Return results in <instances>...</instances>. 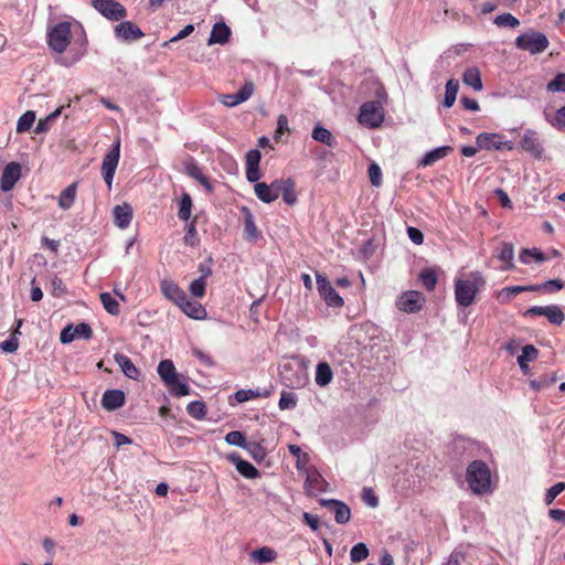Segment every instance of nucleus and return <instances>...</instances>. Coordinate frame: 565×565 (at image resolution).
<instances>
[{"mask_svg":"<svg viewBox=\"0 0 565 565\" xmlns=\"http://www.w3.org/2000/svg\"><path fill=\"white\" fill-rule=\"evenodd\" d=\"M114 358H115V361L117 362V364L120 366L122 373L127 377H129L131 380H137L139 377L140 372L136 367V365L132 363L130 358H128L127 355L121 354V353H116Z\"/></svg>","mask_w":565,"mask_h":565,"instance_id":"obj_25","label":"nucleus"},{"mask_svg":"<svg viewBox=\"0 0 565 565\" xmlns=\"http://www.w3.org/2000/svg\"><path fill=\"white\" fill-rule=\"evenodd\" d=\"M279 374L282 383L290 388H300L308 381L306 370L300 364L285 363Z\"/></svg>","mask_w":565,"mask_h":565,"instance_id":"obj_6","label":"nucleus"},{"mask_svg":"<svg viewBox=\"0 0 565 565\" xmlns=\"http://www.w3.org/2000/svg\"><path fill=\"white\" fill-rule=\"evenodd\" d=\"M297 405V398L294 393L290 392H281L280 398L278 402V406L281 411L284 409H290L296 407Z\"/></svg>","mask_w":565,"mask_h":565,"instance_id":"obj_57","label":"nucleus"},{"mask_svg":"<svg viewBox=\"0 0 565 565\" xmlns=\"http://www.w3.org/2000/svg\"><path fill=\"white\" fill-rule=\"evenodd\" d=\"M184 315L195 320L206 318V309L196 300H190L188 297L178 306Z\"/></svg>","mask_w":565,"mask_h":565,"instance_id":"obj_19","label":"nucleus"},{"mask_svg":"<svg viewBox=\"0 0 565 565\" xmlns=\"http://www.w3.org/2000/svg\"><path fill=\"white\" fill-rule=\"evenodd\" d=\"M120 158V140L117 139L111 149L104 156L102 163V175L110 190L116 169Z\"/></svg>","mask_w":565,"mask_h":565,"instance_id":"obj_8","label":"nucleus"},{"mask_svg":"<svg viewBox=\"0 0 565 565\" xmlns=\"http://www.w3.org/2000/svg\"><path fill=\"white\" fill-rule=\"evenodd\" d=\"M231 462H233L237 471L247 479H256L260 476L259 471L248 461L242 459L238 455L232 454L228 456Z\"/></svg>","mask_w":565,"mask_h":565,"instance_id":"obj_21","label":"nucleus"},{"mask_svg":"<svg viewBox=\"0 0 565 565\" xmlns=\"http://www.w3.org/2000/svg\"><path fill=\"white\" fill-rule=\"evenodd\" d=\"M523 264H529L530 258H534L537 263L545 262L547 257L539 248H523L519 256Z\"/></svg>","mask_w":565,"mask_h":565,"instance_id":"obj_42","label":"nucleus"},{"mask_svg":"<svg viewBox=\"0 0 565 565\" xmlns=\"http://www.w3.org/2000/svg\"><path fill=\"white\" fill-rule=\"evenodd\" d=\"M320 504L334 512V519L338 524H345L350 521L351 511L345 503L338 501V500H333V499H331V500L322 499L320 501Z\"/></svg>","mask_w":565,"mask_h":565,"instance_id":"obj_14","label":"nucleus"},{"mask_svg":"<svg viewBox=\"0 0 565 565\" xmlns=\"http://www.w3.org/2000/svg\"><path fill=\"white\" fill-rule=\"evenodd\" d=\"M260 396H268V394H262L258 390H256V391H254V390H238L234 394V397H235L237 403H244V402H247L249 399H254V398H257V397H260Z\"/></svg>","mask_w":565,"mask_h":565,"instance_id":"obj_56","label":"nucleus"},{"mask_svg":"<svg viewBox=\"0 0 565 565\" xmlns=\"http://www.w3.org/2000/svg\"><path fill=\"white\" fill-rule=\"evenodd\" d=\"M424 296L416 290L404 292L397 300V308L405 312H417L422 309Z\"/></svg>","mask_w":565,"mask_h":565,"instance_id":"obj_10","label":"nucleus"},{"mask_svg":"<svg viewBox=\"0 0 565 565\" xmlns=\"http://www.w3.org/2000/svg\"><path fill=\"white\" fill-rule=\"evenodd\" d=\"M376 100L366 102L361 105L358 120L369 128H377L384 120L383 103L387 98L384 87L381 85L375 92Z\"/></svg>","mask_w":565,"mask_h":565,"instance_id":"obj_1","label":"nucleus"},{"mask_svg":"<svg viewBox=\"0 0 565 565\" xmlns=\"http://www.w3.org/2000/svg\"><path fill=\"white\" fill-rule=\"evenodd\" d=\"M21 178V166L18 162L8 163L1 174L0 189L9 192Z\"/></svg>","mask_w":565,"mask_h":565,"instance_id":"obj_12","label":"nucleus"},{"mask_svg":"<svg viewBox=\"0 0 565 565\" xmlns=\"http://www.w3.org/2000/svg\"><path fill=\"white\" fill-rule=\"evenodd\" d=\"M545 317L551 323L555 326L562 324L565 318L562 309L555 305L546 306Z\"/></svg>","mask_w":565,"mask_h":565,"instance_id":"obj_48","label":"nucleus"},{"mask_svg":"<svg viewBox=\"0 0 565 565\" xmlns=\"http://www.w3.org/2000/svg\"><path fill=\"white\" fill-rule=\"evenodd\" d=\"M281 198L288 205H294L297 202L296 182L291 178L282 179Z\"/></svg>","mask_w":565,"mask_h":565,"instance_id":"obj_33","label":"nucleus"},{"mask_svg":"<svg viewBox=\"0 0 565 565\" xmlns=\"http://www.w3.org/2000/svg\"><path fill=\"white\" fill-rule=\"evenodd\" d=\"M192 211V199L189 193H183L181 195L178 217L182 221H188L191 216Z\"/></svg>","mask_w":565,"mask_h":565,"instance_id":"obj_40","label":"nucleus"},{"mask_svg":"<svg viewBox=\"0 0 565 565\" xmlns=\"http://www.w3.org/2000/svg\"><path fill=\"white\" fill-rule=\"evenodd\" d=\"M367 556L369 548L364 543H358L353 545V547L350 551L351 561L354 563L362 562L363 559L367 558Z\"/></svg>","mask_w":565,"mask_h":565,"instance_id":"obj_53","label":"nucleus"},{"mask_svg":"<svg viewBox=\"0 0 565 565\" xmlns=\"http://www.w3.org/2000/svg\"><path fill=\"white\" fill-rule=\"evenodd\" d=\"M551 124L558 129L565 128V106L556 110L554 118L551 120Z\"/></svg>","mask_w":565,"mask_h":565,"instance_id":"obj_64","label":"nucleus"},{"mask_svg":"<svg viewBox=\"0 0 565 565\" xmlns=\"http://www.w3.org/2000/svg\"><path fill=\"white\" fill-rule=\"evenodd\" d=\"M115 34L124 41H136L143 36V32L139 26L130 21L120 22L115 26Z\"/></svg>","mask_w":565,"mask_h":565,"instance_id":"obj_16","label":"nucleus"},{"mask_svg":"<svg viewBox=\"0 0 565 565\" xmlns=\"http://www.w3.org/2000/svg\"><path fill=\"white\" fill-rule=\"evenodd\" d=\"M77 193V183L73 182L64 189L58 196V206L62 210H68L75 202Z\"/></svg>","mask_w":565,"mask_h":565,"instance_id":"obj_31","label":"nucleus"},{"mask_svg":"<svg viewBox=\"0 0 565 565\" xmlns=\"http://www.w3.org/2000/svg\"><path fill=\"white\" fill-rule=\"evenodd\" d=\"M467 482L476 494H484L491 491V472L482 460H473L467 467Z\"/></svg>","mask_w":565,"mask_h":565,"instance_id":"obj_3","label":"nucleus"},{"mask_svg":"<svg viewBox=\"0 0 565 565\" xmlns=\"http://www.w3.org/2000/svg\"><path fill=\"white\" fill-rule=\"evenodd\" d=\"M75 337L83 339H90L93 337V330L89 324L81 322L74 327Z\"/></svg>","mask_w":565,"mask_h":565,"instance_id":"obj_63","label":"nucleus"},{"mask_svg":"<svg viewBox=\"0 0 565 565\" xmlns=\"http://www.w3.org/2000/svg\"><path fill=\"white\" fill-rule=\"evenodd\" d=\"M158 374L160 375L163 383H167L169 380H172L178 373L175 371L174 364L171 360H163L158 365Z\"/></svg>","mask_w":565,"mask_h":565,"instance_id":"obj_37","label":"nucleus"},{"mask_svg":"<svg viewBox=\"0 0 565 565\" xmlns=\"http://www.w3.org/2000/svg\"><path fill=\"white\" fill-rule=\"evenodd\" d=\"M369 178L370 182L374 186L382 185V171L381 168L376 163H372L369 166Z\"/></svg>","mask_w":565,"mask_h":565,"instance_id":"obj_61","label":"nucleus"},{"mask_svg":"<svg viewBox=\"0 0 565 565\" xmlns=\"http://www.w3.org/2000/svg\"><path fill=\"white\" fill-rule=\"evenodd\" d=\"M494 23L500 28L515 29L520 25V21L511 13H502L494 19Z\"/></svg>","mask_w":565,"mask_h":565,"instance_id":"obj_51","label":"nucleus"},{"mask_svg":"<svg viewBox=\"0 0 565 565\" xmlns=\"http://www.w3.org/2000/svg\"><path fill=\"white\" fill-rule=\"evenodd\" d=\"M256 196L264 203H271L275 201L274 193L271 194L270 186L265 182H258L254 186Z\"/></svg>","mask_w":565,"mask_h":565,"instance_id":"obj_44","label":"nucleus"},{"mask_svg":"<svg viewBox=\"0 0 565 565\" xmlns=\"http://www.w3.org/2000/svg\"><path fill=\"white\" fill-rule=\"evenodd\" d=\"M35 121V113L33 110L25 111L17 122V132H26L31 129Z\"/></svg>","mask_w":565,"mask_h":565,"instance_id":"obj_45","label":"nucleus"},{"mask_svg":"<svg viewBox=\"0 0 565 565\" xmlns=\"http://www.w3.org/2000/svg\"><path fill=\"white\" fill-rule=\"evenodd\" d=\"M164 385L168 387L170 394L173 396H186L190 394V386L182 381V376L177 374L172 380H169Z\"/></svg>","mask_w":565,"mask_h":565,"instance_id":"obj_28","label":"nucleus"},{"mask_svg":"<svg viewBox=\"0 0 565 565\" xmlns=\"http://www.w3.org/2000/svg\"><path fill=\"white\" fill-rule=\"evenodd\" d=\"M63 107H58L53 113H51L49 116H46L43 119H40L35 126L34 132L35 134H44L50 130L51 122L55 120L62 113Z\"/></svg>","mask_w":565,"mask_h":565,"instance_id":"obj_43","label":"nucleus"},{"mask_svg":"<svg viewBox=\"0 0 565 565\" xmlns=\"http://www.w3.org/2000/svg\"><path fill=\"white\" fill-rule=\"evenodd\" d=\"M520 146L524 151L531 153L535 158H541L544 151L537 132L530 129L523 134Z\"/></svg>","mask_w":565,"mask_h":565,"instance_id":"obj_13","label":"nucleus"},{"mask_svg":"<svg viewBox=\"0 0 565 565\" xmlns=\"http://www.w3.org/2000/svg\"><path fill=\"white\" fill-rule=\"evenodd\" d=\"M546 90L550 93H565V73H558L547 83Z\"/></svg>","mask_w":565,"mask_h":565,"instance_id":"obj_52","label":"nucleus"},{"mask_svg":"<svg viewBox=\"0 0 565 565\" xmlns=\"http://www.w3.org/2000/svg\"><path fill=\"white\" fill-rule=\"evenodd\" d=\"M162 295L179 306L188 297L185 291L172 280L164 279L160 282Z\"/></svg>","mask_w":565,"mask_h":565,"instance_id":"obj_15","label":"nucleus"},{"mask_svg":"<svg viewBox=\"0 0 565 565\" xmlns=\"http://www.w3.org/2000/svg\"><path fill=\"white\" fill-rule=\"evenodd\" d=\"M125 393L120 390H107L102 397V406L109 412L120 408L125 404Z\"/></svg>","mask_w":565,"mask_h":565,"instance_id":"obj_18","label":"nucleus"},{"mask_svg":"<svg viewBox=\"0 0 565 565\" xmlns=\"http://www.w3.org/2000/svg\"><path fill=\"white\" fill-rule=\"evenodd\" d=\"M183 241L186 246H191V247H194L199 244L200 239L198 236V232H196L194 222H191L189 224L185 235L183 237Z\"/></svg>","mask_w":565,"mask_h":565,"instance_id":"obj_58","label":"nucleus"},{"mask_svg":"<svg viewBox=\"0 0 565 565\" xmlns=\"http://www.w3.org/2000/svg\"><path fill=\"white\" fill-rule=\"evenodd\" d=\"M556 380H557L556 373L545 374V375L540 376L539 379L530 381V386L534 391H540V390H543L545 387L553 385L556 382Z\"/></svg>","mask_w":565,"mask_h":565,"instance_id":"obj_46","label":"nucleus"},{"mask_svg":"<svg viewBox=\"0 0 565 565\" xmlns=\"http://www.w3.org/2000/svg\"><path fill=\"white\" fill-rule=\"evenodd\" d=\"M317 286L320 297L329 307L341 308L344 305L343 298L335 291L331 282L321 274H316Z\"/></svg>","mask_w":565,"mask_h":565,"instance_id":"obj_9","label":"nucleus"},{"mask_svg":"<svg viewBox=\"0 0 565 565\" xmlns=\"http://www.w3.org/2000/svg\"><path fill=\"white\" fill-rule=\"evenodd\" d=\"M245 450L253 457L256 461H262L266 457L265 448L257 441H247Z\"/></svg>","mask_w":565,"mask_h":565,"instance_id":"obj_50","label":"nucleus"},{"mask_svg":"<svg viewBox=\"0 0 565 565\" xmlns=\"http://www.w3.org/2000/svg\"><path fill=\"white\" fill-rule=\"evenodd\" d=\"M333 379V372L331 366L327 362H320L316 369V377L315 381L317 385L324 387L331 383Z\"/></svg>","mask_w":565,"mask_h":565,"instance_id":"obj_30","label":"nucleus"},{"mask_svg":"<svg viewBox=\"0 0 565 565\" xmlns=\"http://www.w3.org/2000/svg\"><path fill=\"white\" fill-rule=\"evenodd\" d=\"M100 302L104 307V309L113 315L117 316L120 312V307L118 301L109 294V292H102L99 295Z\"/></svg>","mask_w":565,"mask_h":565,"instance_id":"obj_38","label":"nucleus"},{"mask_svg":"<svg viewBox=\"0 0 565 565\" xmlns=\"http://www.w3.org/2000/svg\"><path fill=\"white\" fill-rule=\"evenodd\" d=\"M458 88H459V83L458 81L456 79H449L446 84V92H445V99H444V105L446 107H451L455 102H456V97H457V93H458Z\"/></svg>","mask_w":565,"mask_h":565,"instance_id":"obj_41","label":"nucleus"},{"mask_svg":"<svg viewBox=\"0 0 565 565\" xmlns=\"http://www.w3.org/2000/svg\"><path fill=\"white\" fill-rule=\"evenodd\" d=\"M484 285V279L479 271H472L468 278L455 280V299L458 306L469 307L473 303L479 288Z\"/></svg>","mask_w":565,"mask_h":565,"instance_id":"obj_2","label":"nucleus"},{"mask_svg":"<svg viewBox=\"0 0 565 565\" xmlns=\"http://www.w3.org/2000/svg\"><path fill=\"white\" fill-rule=\"evenodd\" d=\"M564 288V282L561 279H551L542 284L534 285L533 291L554 294Z\"/></svg>","mask_w":565,"mask_h":565,"instance_id":"obj_36","label":"nucleus"},{"mask_svg":"<svg viewBox=\"0 0 565 565\" xmlns=\"http://www.w3.org/2000/svg\"><path fill=\"white\" fill-rule=\"evenodd\" d=\"M254 83L252 81H247L236 94L222 95L220 102L227 107L237 106L249 99L254 93Z\"/></svg>","mask_w":565,"mask_h":565,"instance_id":"obj_11","label":"nucleus"},{"mask_svg":"<svg viewBox=\"0 0 565 565\" xmlns=\"http://www.w3.org/2000/svg\"><path fill=\"white\" fill-rule=\"evenodd\" d=\"M548 39L537 31H530L515 39V46L531 54H540L548 47Z\"/></svg>","mask_w":565,"mask_h":565,"instance_id":"obj_5","label":"nucleus"},{"mask_svg":"<svg viewBox=\"0 0 565 565\" xmlns=\"http://www.w3.org/2000/svg\"><path fill=\"white\" fill-rule=\"evenodd\" d=\"M537 355H539L537 349L532 344H527L522 348V353H521V355L518 356V360H521V361L524 360L526 362H532V361L536 360Z\"/></svg>","mask_w":565,"mask_h":565,"instance_id":"obj_62","label":"nucleus"},{"mask_svg":"<svg viewBox=\"0 0 565 565\" xmlns=\"http://www.w3.org/2000/svg\"><path fill=\"white\" fill-rule=\"evenodd\" d=\"M72 24L67 21L60 22L47 32L50 49L58 54L64 53L72 40Z\"/></svg>","mask_w":565,"mask_h":565,"instance_id":"obj_4","label":"nucleus"},{"mask_svg":"<svg viewBox=\"0 0 565 565\" xmlns=\"http://www.w3.org/2000/svg\"><path fill=\"white\" fill-rule=\"evenodd\" d=\"M277 552L269 546H263L250 553L252 561L258 564L273 563L277 559Z\"/></svg>","mask_w":565,"mask_h":565,"instance_id":"obj_29","label":"nucleus"},{"mask_svg":"<svg viewBox=\"0 0 565 565\" xmlns=\"http://www.w3.org/2000/svg\"><path fill=\"white\" fill-rule=\"evenodd\" d=\"M244 234L247 238H256L258 234L253 215L247 210L244 218Z\"/></svg>","mask_w":565,"mask_h":565,"instance_id":"obj_55","label":"nucleus"},{"mask_svg":"<svg viewBox=\"0 0 565 565\" xmlns=\"http://www.w3.org/2000/svg\"><path fill=\"white\" fill-rule=\"evenodd\" d=\"M231 35V29L224 23V22H217L213 25L210 38H209V44H224L228 41Z\"/></svg>","mask_w":565,"mask_h":565,"instance_id":"obj_27","label":"nucleus"},{"mask_svg":"<svg viewBox=\"0 0 565 565\" xmlns=\"http://www.w3.org/2000/svg\"><path fill=\"white\" fill-rule=\"evenodd\" d=\"M289 452L296 458V468L297 470H302L309 463V456L307 452H303L298 445H289Z\"/></svg>","mask_w":565,"mask_h":565,"instance_id":"obj_39","label":"nucleus"},{"mask_svg":"<svg viewBox=\"0 0 565 565\" xmlns=\"http://www.w3.org/2000/svg\"><path fill=\"white\" fill-rule=\"evenodd\" d=\"M225 441L228 445L237 446L243 449L245 448V446L247 444L245 435L238 430H232V431L227 433L225 436Z\"/></svg>","mask_w":565,"mask_h":565,"instance_id":"obj_54","label":"nucleus"},{"mask_svg":"<svg viewBox=\"0 0 565 565\" xmlns=\"http://www.w3.org/2000/svg\"><path fill=\"white\" fill-rule=\"evenodd\" d=\"M312 138L319 142H322L329 147H335L337 141L332 136L331 131L322 126H316L312 130Z\"/></svg>","mask_w":565,"mask_h":565,"instance_id":"obj_35","label":"nucleus"},{"mask_svg":"<svg viewBox=\"0 0 565 565\" xmlns=\"http://www.w3.org/2000/svg\"><path fill=\"white\" fill-rule=\"evenodd\" d=\"M21 326H22V320L20 319V320L17 321L15 332L13 334H11V337L8 340L2 341L0 343V349L3 352L13 353V352H15L18 350V348H19V340L15 337V333H19V329H20Z\"/></svg>","mask_w":565,"mask_h":565,"instance_id":"obj_47","label":"nucleus"},{"mask_svg":"<svg viewBox=\"0 0 565 565\" xmlns=\"http://www.w3.org/2000/svg\"><path fill=\"white\" fill-rule=\"evenodd\" d=\"M419 281L427 291H433L437 285V273L435 268L426 267L419 273Z\"/></svg>","mask_w":565,"mask_h":565,"instance_id":"obj_34","label":"nucleus"},{"mask_svg":"<svg viewBox=\"0 0 565 565\" xmlns=\"http://www.w3.org/2000/svg\"><path fill=\"white\" fill-rule=\"evenodd\" d=\"M565 490V482H557L552 486L545 493L544 501L545 503L552 504L555 498Z\"/></svg>","mask_w":565,"mask_h":565,"instance_id":"obj_60","label":"nucleus"},{"mask_svg":"<svg viewBox=\"0 0 565 565\" xmlns=\"http://www.w3.org/2000/svg\"><path fill=\"white\" fill-rule=\"evenodd\" d=\"M462 82L467 86H471L475 90L482 89L481 73L478 67H468L462 75Z\"/></svg>","mask_w":565,"mask_h":565,"instance_id":"obj_32","label":"nucleus"},{"mask_svg":"<svg viewBox=\"0 0 565 565\" xmlns=\"http://www.w3.org/2000/svg\"><path fill=\"white\" fill-rule=\"evenodd\" d=\"M92 7L110 21H120L127 17L126 8L117 0H92Z\"/></svg>","mask_w":565,"mask_h":565,"instance_id":"obj_7","label":"nucleus"},{"mask_svg":"<svg viewBox=\"0 0 565 565\" xmlns=\"http://www.w3.org/2000/svg\"><path fill=\"white\" fill-rule=\"evenodd\" d=\"M260 152L259 150L253 149L246 153V179L254 183L257 182L260 178L259 172V161H260Z\"/></svg>","mask_w":565,"mask_h":565,"instance_id":"obj_17","label":"nucleus"},{"mask_svg":"<svg viewBox=\"0 0 565 565\" xmlns=\"http://www.w3.org/2000/svg\"><path fill=\"white\" fill-rule=\"evenodd\" d=\"M497 258L502 263L500 269L509 270L513 268L514 247L512 243L503 242L497 249Z\"/></svg>","mask_w":565,"mask_h":565,"instance_id":"obj_23","label":"nucleus"},{"mask_svg":"<svg viewBox=\"0 0 565 565\" xmlns=\"http://www.w3.org/2000/svg\"><path fill=\"white\" fill-rule=\"evenodd\" d=\"M186 412L195 419H203L206 415V406L201 401H193L188 404Z\"/></svg>","mask_w":565,"mask_h":565,"instance_id":"obj_49","label":"nucleus"},{"mask_svg":"<svg viewBox=\"0 0 565 565\" xmlns=\"http://www.w3.org/2000/svg\"><path fill=\"white\" fill-rule=\"evenodd\" d=\"M501 136L497 134H480L477 136L476 142L478 148L491 150L497 149L500 150L505 146V142L501 141Z\"/></svg>","mask_w":565,"mask_h":565,"instance_id":"obj_24","label":"nucleus"},{"mask_svg":"<svg viewBox=\"0 0 565 565\" xmlns=\"http://www.w3.org/2000/svg\"><path fill=\"white\" fill-rule=\"evenodd\" d=\"M451 150H452V148L448 147V146L439 147L434 150H430L420 159V161L418 162V167L433 166L438 160L447 157Z\"/></svg>","mask_w":565,"mask_h":565,"instance_id":"obj_26","label":"nucleus"},{"mask_svg":"<svg viewBox=\"0 0 565 565\" xmlns=\"http://www.w3.org/2000/svg\"><path fill=\"white\" fill-rule=\"evenodd\" d=\"M132 207L128 203L116 205L113 210L114 222L119 228L129 226L132 220Z\"/></svg>","mask_w":565,"mask_h":565,"instance_id":"obj_22","label":"nucleus"},{"mask_svg":"<svg viewBox=\"0 0 565 565\" xmlns=\"http://www.w3.org/2000/svg\"><path fill=\"white\" fill-rule=\"evenodd\" d=\"M184 169L185 173L189 177L195 179L203 188H205L209 192H212L213 186L210 179L205 174H203V172L201 171L200 167L198 166L196 161L193 158L185 162Z\"/></svg>","mask_w":565,"mask_h":565,"instance_id":"obj_20","label":"nucleus"},{"mask_svg":"<svg viewBox=\"0 0 565 565\" xmlns=\"http://www.w3.org/2000/svg\"><path fill=\"white\" fill-rule=\"evenodd\" d=\"M189 290L195 298H202L205 295L206 281L203 278H198L190 284Z\"/></svg>","mask_w":565,"mask_h":565,"instance_id":"obj_59","label":"nucleus"}]
</instances>
